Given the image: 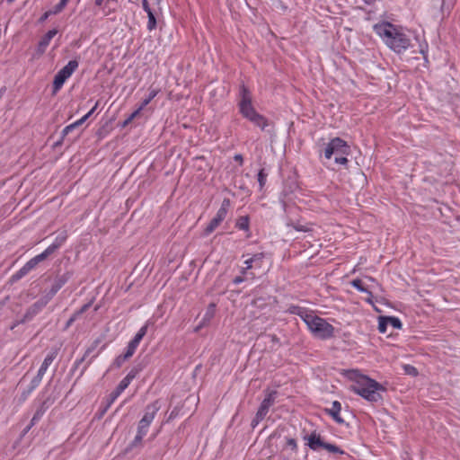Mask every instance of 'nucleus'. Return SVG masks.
I'll return each instance as SVG.
<instances>
[{"instance_id": "1", "label": "nucleus", "mask_w": 460, "mask_h": 460, "mask_svg": "<svg viewBox=\"0 0 460 460\" xmlns=\"http://www.w3.org/2000/svg\"><path fill=\"white\" fill-rule=\"evenodd\" d=\"M373 31L389 49L397 54L404 53L411 46V39L402 26L383 21L374 24Z\"/></svg>"}, {"instance_id": "2", "label": "nucleus", "mask_w": 460, "mask_h": 460, "mask_svg": "<svg viewBox=\"0 0 460 460\" xmlns=\"http://www.w3.org/2000/svg\"><path fill=\"white\" fill-rule=\"evenodd\" d=\"M346 376L352 382L350 390L360 395L368 402H376L381 400L383 386L374 379L361 374L357 369H350L346 372Z\"/></svg>"}, {"instance_id": "3", "label": "nucleus", "mask_w": 460, "mask_h": 460, "mask_svg": "<svg viewBox=\"0 0 460 460\" xmlns=\"http://www.w3.org/2000/svg\"><path fill=\"white\" fill-rule=\"evenodd\" d=\"M291 313L298 315L315 337L321 340H328L334 335V327L325 319L315 315L312 311L294 306L291 308Z\"/></svg>"}, {"instance_id": "4", "label": "nucleus", "mask_w": 460, "mask_h": 460, "mask_svg": "<svg viewBox=\"0 0 460 460\" xmlns=\"http://www.w3.org/2000/svg\"><path fill=\"white\" fill-rule=\"evenodd\" d=\"M240 97L239 110L241 114L255 126L262 130L265 129L268 126V120L255 111L252 103V94L243 84L240 88Z\"/></svg>"}, {"instance_id": "5", "label": "nucleus", "mask_w": 460, "mask_h": 460, "mask_svg": "<svg viewBox=\"0 0 460 460\" xmlns=\"http://www.w3.org/2000/svg\"><path fill=\"white\" fill-rule=\"evenodd\" d=\"M349 146L341 137H334L326 145L324 148V157L331 159L334 155V161L338 164H346L348 163L347 155L349 154Z\"/></svg>"}, {"instance_id": "6", "label": "nucleus", "mask_w": 460, "mask_h": 460, "mask_svg": "<svg viewBox=\"0 0 460 460\" xmlns=\"http://www.w3.org/2000/svg\"><path fill=\"white\" fill-rule=\"evenodd\" d=\"M304 439L306 441V446L313 451H318L323 448L330 453L343 455L344 451L334 444L325 443L321 435L317 432H312L305 436Z\"/></svg>"}, {"instance_id": "7", "label": "nucleus", "mask_w": 460, "mask_h": 460, "mask_svg": "<svg viewBox=\"0 0 460 460\" xmlns=\"http://www.w3.org/2000/svg\"><path fill=\"white\" fill-rule=\"evenodd\" d=\"M76 60H70L62 69H60L54 77L53 93H57L64 85L65 82L73 75L78 67Z\"/></svg>"}, {"instance_id": "8", "label": "nucleus", "mask_w": 460, "mask_h": 460, "mask_svg": "<svg viewBox=\"0 0 460 460\" xmlns=\"http://www.w3.org/2000/svg\"><path fill=\"white\" fill-rule=\"evenodd\" d=\"M230 206H231L230 199H224L216 216L211 219L209 224L205 228V230H204L205 235H208L211 233H213L220 226V224L226 219Z\"/></svg>"}, {"instance_id": "9", "label": "nucleus", "mask_w": 460, "mask_h": 460, "mask_svg": "<svg viewBox=\"0 0 460 460\" xmlns=\"http://www.w3.org/2000/svg\"><path fill=\"white\" fill-rule=\"evenodd\" d=\"M159 409L160 406L158 405V402H155L154 403L146 406L145 414L138 422L137 432L143 434L145 436L146 435L149 426L154 420Z\"/></svg>"}, {"instance_id": "10", "label": "nucleus", "mask_w": 460, "mask_h": 460, "mask_svg": "<svg viewBox=\"0 0 460 460\" xmlns=\"http://www.w3.org/2000/svg\"><path fill=\"white\" fill-rule=\"evenodd\" d=\"M149 322H146L137 332L135 337L128 342L126 349V357H132L138 347L141 340L147 332Z\"/></svg>"}, {"instance_id": "11", "label": "nucleus", "mask_w": 460, "mask_h": 460, "mask_svg": "<svg viewBox=\"0 0 460 460\" xmlns=\"http://www.w3.org/2000/svg\"><path fill=\"white\" fill-rule=\"evenodd\" d=\"M49 297L42 296L38 301L32 304L26 311L22 322L31 321L35 315L40 314L42 309L49 304Z\"/></svg>"}, {"instance_id": "12", "label": "nucleus", "mask_w": 460, "mask_h": 460, "mask_svg": "<svg viewBox=\"0 0 460 460\" xmlns=\"http://www.w3.org/2000/svg\"><path fill=\"white\" fill-rule=\"evenodd\" d=\"M136 376L137 371L135 370H131L128 373V375L119 382L116 389L110 394L111 402H113L121 394V393L128 388Z\"/></svg>"}, {"instance_id": "13", "label": "nucleus", "mask_w": 460, "mask_h": 460, "mask_svg": "<svg viewBox=\"0 0 460 460\" xmlns=\"http://www.w3.org/2000/svg\"><path fill=\"white\" fill-rule=\"evenodd\" d=\"M277 392L270 391L266 395L263 401L261 402L257 413L259 417H264L268 414L270 408L274 404L276 399Z\"/></svg>"}, {"instance_id": "14", "label": "nucleus", "mask_w": 460, "mask_h": 460, "mask_svg": "<svg viewBox=\"0 0 460 460\" xmlns=\"http://www.w3.org/2000/svg\"><path fill=\"white\" fill-rule=\"evenodd\" d=\"M265 253L258 252L246 259L243 262L246 270H259L262 267Z\"/></svg>"}, {"instance_id": "15", "label": "nucleus", "mask_w": 460, "mask_h": 460, "mask_svg": "<svg viewBox=\"0 0 460 460\" xmlns=\"http://www.w3.org/2000/svg\"><path fill=\"white\" fill-rule=\"evenodd\" d=\"M68 279H69V277L66 274L57 278L54 280L49 291L45 293L43 296L45 297H49V301H50L54 297V296L58 293V291L67 282Z\"/></svg>"}, {"instance_id": "16", "label": "nucleus", "mask_w": 460, "mask_h": 460, "mask_svg": "<svg viewBox=\"0 0 460 460\" xmlns=\"http://www.w3.org/2000/svg\"><path fill=\"white\" fill-rule=\"evenodd\" d=\"M341 404L338 401H334L332 403V406L328 409H325V411L339 424L344 422V420L341 416Z\"/></svg>"}, {"instance_id": "17", "label": "nucleus", "mask_w": 460, "mask_h": 460, "mask_svg": "<svg viewBox=\"0 0 460 460\" xmlns=\"http://www.w3.org/2000/svg\"><path fill=\"white\" fill-rule=\"evenodd\" d=\"M66 238H67L66 233L62 232L55 238L54 242L48 248H46L43 252L48 256H49L50 254H52L55 251H57L59 247H61L64 244Z\"/></svg>"}, {"instance_id": "18", "label": "nucleus", "mask_w": 460, "mask_h": 460, "mask_svg": "<svg viewBox=\"0 0 460 460\" xmlns=\"http://www.w3.org/2000/svg\"><path fill=\"white\" fill-rule=\"evenodd\" d=\"M58 356V349H53L51 350L50 352L48 353V355L46 356V358H44L40 369H39V373H40V376H44L45 373L47 372L49 367L52 364V362L54 361V359L57 358Z\"/></svg>"}, {"instance_id": "19", "label": "nucleus", "mask_w": 460, "mask_h": 460, "mask_svg": "<svg viewBox=\"0 0 460 460\" xmlns=\"http://www.w3.org/2000/svg\"><path fill=\"white\" fill-rule=\"evenodd\" d=\"M49 256L42 252L41 253L36 255L35 257L31 258L30 261H28L23 267L26 269L28 272L32 270L40 262L43 261L45 259H47Z\"/></svg>"}, {"instance_id": "20", "label": "nucleus", "mask_w": 460, "mask_h": 460, "mask_svg": "<svg viewBox=\"0 0 460 460\" xmlns=\"http://www.w3.org/2000/svg\"><path fill=\"white\" fill-rule=\"evenodd\" d=\"M351 286L353 288H355L357 290H358L359 292H362V293H367L369 297L367 299V301L370 304H372V300H371V296H372V290L367 287H365L363 285V282L361 279H353L351 282H350Z\"/></svg>"}, {"instance_id": "21", "label": "nucleus", "mask_w": 460, "mask_h": 460, "mask_svg": "<svg viewBox=\"0 0 460 460\" xmlns=\"http://www.w3.org/2000/svg\"><path fill=\"white\" fill-rule=\"evenodd\" d=\"M58 33V30L56 29H53V30H49L41 39L39 41V44H40L41 46L45 47V48H48V46L49 45L51 40L57 35Z\"/></svg>"}, {"instance_id": "22", "label": "nucleus", "mask_w": 460, "mask_h": 460, "mask_svg": "<svg viewBox=\"0 0 460 460\" xmlns=\"http://www.w3.org/2000/svg\"><path fill=\"white\" fill-rule=\"evenodd\" d=\"M287 226L293 227L296 231L298 232H310L312 230V225L310 224L302 225L300 223L288 222Z\"/></svg>"}, {"instance_id": "23", "label": "nucleus", "mask_w": 460, "mask_h": 460, "mask_svg": "<svg viewBox=\"0 0 460 460\" xmlns=\"http://www.w3.org/2000/svg\"><path fill=\"white\" fill-rule=\"evenodd\" d=\"M144 437H145V435L137 432L133 441L130 443V445L128 446L127 450H130V449H132L134 447H141L142 446V440H143Z\"/></svg>"}, {"instance_id": "24", "label": "nucleus", "mask_w": 460, "mask_h": 460, "mask_svg": "<svg viewBox=\"0 0 460 460\" xmlns=\"http://www.w3.org/2000/svg\"><path fill=\"white\" fill-rule=\"evenodd\" d=\"M146 14L148 17L147 30L153 31L156 27V19H155V13H153V11H150V12L146 13Z\"/></svg>"}, {"instance_id": "25", "label": "nucleus", "mask_w": 460, "mask_h": 460, "mask_svg": "<svg viewBox=\"0 0 460 460\" xmlns=\"http://www.w3.org/2000/svg\"><path fill=\"white\" fill-rule=\"evenodd\" d=\"M158 93V91L155 90V89H153L150 91L148 96L143 100V102H141V104L139 105L140 108H142V110L147 106L150 102L157 95Z\"/></svg>"}, {"instance_id": "26", "label": "nucleus", "mask_w": 460, "mask_h": 460, "mask_svg": "<svg viewBox=\"0 0 460 460\" xmlns=\"http://www.w3.org/2000/svg\"><path fill=\"white\" fill-rule=\"evenodd\" d=\"M249 276H246V277H243L242 275H239V276H236L234 279H233V283L235 284V285H239L246 280H253L255 279V274L254 273H249Z\"/></svg>"}, {"instance_id": "27", "label": "nucleus", "mask_w": 460, "mask_h": 460, "mask_svg": "<svg viewBox=\"0 0 460 460\" xmlns=\"http://www.w3.org/2000/svg\"><path fill=\"white\" fill-rule=\"evenodd\" d=\"M388 325L392 326L394 329H401L402 323L399 318L394 316H386Z\"/></svg>"}, {"instance_id": "28", "label": "nucleus", "mask_w": 460, "mask_h": 460, "mask_svg": "<svg viewBox=\"0 0 460 460\" xmlns=\"http://www.w3.org/2000/svg\"><path fill=\"white\" fill-rule=\"evenodd\" d=\"M83 123L78 119L76 121H75L74 123L66 126L63 130H62V138H64L69 132H71L74 128H75L76 127H79L80 125H82Z\"/></svg>"}, {"instance_id": "29", "label": "nucleus", "mask_w": 460, "mask_h": 460, "mask_svg": "<svg viewBox=\"0 0 460 460\" xmlns=\"http://www.w3.org/2000/svg\"><path fill=\"white\" fill-rule=\"evenodd\" d=\"M83 123L78 119L76 121H75L74 123L66 126L63 130H62V138H64L69 132H71L74 128H75L76 127H79L80 125H82Z\"/></svg>"}, {"instance_id": "30", "label": "nucleus", "mask_w": 460, "mask_h": 460, "mask_svg": "<svg viewBox=\"0 0 460 460\" xmlns=\"http://www.w3.org/2000/svg\"><path fill=\"white\" fill-rule=\"evenodd\" d=\"M236 227L241 230H248L249 228V219L247 217H242L236 222Z\"/></svg>"}, {"instance_id": "31", "label": "nucleus", "mask_w": 460, "mask_h": 460, "mask_svg": "<svg viewBox=\"0 0 460 460\" xmlns=\"http://www.w3.org/2000/svg\"><path fill=\"white\" fill-rule=\"evenodd\" d=\"M388 326V322L386 316L379 317L378 321V331L381 333H385Z\"/></svg>"}, {"instance_id": "32", "label": "nucleus", "mask_w": 460, "mask_h": 460, "mask_svg": "<svg viewBox=\"0 0 460 460\" xmlns=\"http://www.w3.org/2000/svg\"><path fill=\"white\" fill-rule=\"evenodd\" d=\"M268 174L265 172L264 169H261L258 172V181L260 185V189L261 190L267 181Z\"/></svg>"}, {"instance_id": "33", "label": "nucleus", "mask_w": 460, "mask_h": 460, "mask_svg": "<svg viewBox=\"0 0 460 460\" xmlns=\"http://www.w3.org/2000/svg\"><path fill=\"white\" fill-rule=\"evenodd\" d=\"M68 1L69 0H60L59 3L51 9V13L56 14L59 13L66 7Z\"/></svg>"}, {"instance_id": "34", "label": "nucleus", "mask_w": 460, "mask_h": 460, "mask_svg": "<svg viewBox=\"0 0 460 460\" xmlns=\"http://www.w3.org/2000/svg\"><path fill=\"white\" fill-rule=\"evenodd\" d=\"M367 279L371 282L370 285H367V288L372 290V293L381 290L380 285L372 277H367Z\"/></svg>"}, {"instance_id": "35", "label": "nucleus", "mask_w": 460, "mask_h": 460, "mask_svg": "<svg viewBox=\"0 0 460 460\" xmlns=\"http://www.w3.org/2000/svg\"><path fill=\"white\" fill-rule=\"evenodd\" d=\"M43 376H40V373L38 372L37 376L31 382L30 391L34 390L40 385Z\"/></svg>"}, {"instance_id": "36", "label": "nucleus", "mask_w": 460, "mask_h": 460, "mask_svg": "<svg viewBox=\"0 0 460 460\" xmlns=\"http://www.w3.org/2000/svg\"><path fill=\"white\" fill-rule=\"evenodd\" d=\"M46 49H47V48L41 46L40 44H38V46L36 48V50H35V52L32 55V58H39L40 57H41L45 53Z\"/></svg>"}, {"instance_id": "37", "label": "nucleus", "mask_w": 460, "mask_h": 460, "mask_svg": "<svg viewBox=\"0 0 460 460\" xmlns=\"http://www.w3.org/2000/svg\"><path fill=\"white\" fill-rule=\"evenodd\" d=\"M130 357H126V352L123 354V355H119L118 356L115 360H114V365L117 367H121V365L127 360Z\"/></svg>"}, {"instance_id": "38", "label": "nucleus", "mask_w": 460, "mask_h": 460, "mask_svg": "<svg viewBox=\"0 0 460 460\" xmlns=\"http://www.w3.org/2000/svg\"><path fill=\"white\" fill-rule=\"evenodd\" d=\"M29 272L26 270V269L22 266L13 276V278L15 279H20L23 278L25 275H27Z\"/></svg>"}, {"instance_id": "39", "label": "nucleus", "mask_w": 460, "mask_h": 460, "mask_svg": "<svg viewBox=\"0 0 460 460\" xmlns=\"http://www.w3.org/2000/svg\"><path fill=\"white\" fill-rule=\"evenodd\" d=\"M287 446L289 447L294 451L297 449L296 441L294 438H288Z\"/></svg>"}, {"instance_id": "40", "label": "nucleus", "mask_w": 460, "mask_h": 460, "mask_svg": "<svg viewBox=\"0 0 460 460\" xmlns=\"http://www.w3.org/2000/svg\"><path fill=\"white\" fill-rule=\"evenodd\" d=\"M263 419L264 417H259V414L256 413L255 417L252 420V427L255 428Z\"/></svg>"}, {"instance_id": "41", "label": "nucleus", "mask_w": 460, "mask_h": 460, "mask_svg": "<svg viewBox=\"0 0 460 460\" xmlns=\"http://www.w3.org/2000/svg\"><path fill=\"white\" fill-rule=\"evenodd\" d=\"M404 368H405L406 373L409 375L415 376L417 374V369L412 366L407 365V366H405Z\"/></svg>"}, {"instance_id": "42", "label": "nucleus", "mask_w": 460, "mask_h": 460, "mask_svg": "<svg viewBox=\"0 0 460 460\" xmlns=\"http://www.w3.org/2000/svg\"><path fill=\"white\" fill-rule=\"evenodd\" d=\"M41 416H42V413L40 411H37L31 420V425H34L37 421H39L40 419L41 418Z\"/></svg>"}, {"instance_id": "43", "label": "nucleus", "mask_w": 460, "mask_h": 460, "mask_svg": "<svg viewBox=\"0 0 460 460\" xmlns=\"http://www.w3.org/2000/svg\"><path fill=\"white\" fill-rule=\"evenodd\" d=\"M141 4H142V7H143V9L145 10L146 13H148V12L152 11V9L149 6V3H148L147 0H142L141 1Z\"/></svg>"}, {"instance_id": "44", "label": "nucleus", "mask_w": 460, "mask_h": 460, "mask_svg": "<svg viewBox=\"0 0 460 460\" xmlns=\"http://www.w3.org/2000/svg\"><path fill=\"white\" fill-rule=\"evenodd\" d=\"M142 108L138 107L134 112H132L130 115H129V120H133L134 119H136L139 113L141 112Z\"/></svg>"}, {"instance_id": "45", "label": "nucleus", "mask_w": 460, "mask_h": 460, "mask_svg": "<svg viewBox=\"0 0 460 460\" xmlns=\"http://www.w3.org/2000/svg\"><path fill=\"white\" fill-rule=\"evenodd\" d=\"M250 270H246V269H245V265H244L243 267H242V268L240 269V273H241V275H242V276H243V277H246V276L250 277V276H249V273H252V271H250Z\"/></svg>"}, {"instance_id": "46", "label": "nucleus", "mask_w": 460, "mask_h": 460, "mask_svg": "<svg viewBox=\"0 0 460 460\" xmlns=\"http://www.w3.org/2000/svg\"><path fill=\"white\" fill-rule=\"evenodd\" d=\"M234 159L236 162H238L240 164H243V156H242L241 155H239V154L235 155L234 156Z\"/></svg>"}, {"instance_id": "47", "label": "nucleus", "mask_w": 460, "mask_h": 460, "mask_svg": "<svg viewBox=\"0 0 460 460\" xmlns=\"http://www.w3.org/2000/svg\"><path fill=\"white\" fill-rule=\"evenodd\" d=\"M54 14H55V13H51V10H49V11L46 12V13L43 14V16L41 17V21H44V20H46L49 16H50V15H54Z\"/></svg>"}, {"instance_id": "48", "label": "nucleus", "mask_w": 460, "mask_h": 460, "mask_svg": "<svg viewBox=\"0 0 460 460\" xmlns=\"http://www.w3.org/2000/svg\"><path fill=\"white\" fill-rule=\"evenodd\" d=\"M97 107H98V102L95 103V105L87 112V114H89V116H91L95 111Z\"/></svg>"}, {"instance_id": "49", "label": "nucleus", "mask_w": 460, "mask_h": 460, "mask_svg": "<svg viewBox=\"0 0 460 460\" xmlns=\"http://www.w3.org/2000/svg\"><path fill=\"white\" fill-rule=\"evenodd\" d=\"M89 306H90V305H89V304L84 305L81 308V310L77 313V314H82V313L85 312V311L88 309V307H89Z\"/></svg>"}, {"instance_id": "50", "label": "nucleus", "mask_w": 460, "mask_h": 460, "mask_svg": "<svg viewBox=\"0 0 460 460\" xmlns=\"http://www.w3.org/2000/svg\"><path fill=\"white\" fill-rule=\"evenodd\" d=\"M89 117H90V116H89V114H87V113H86V114H85V115H84V116H83L79 120H80L82 123H84V121H86V119H87Z\"/></svg>"}, {"instance_id": "51", "label": "nucleus", "mask_w": 460, "mask_h": 460, "mask_svg": "<svg viewBox=\"0 0 460 460\" xmlns=\"http://www.w3.org/2000/svg\"><path fill=\"white\" fill-rule=\"evenodd\" d=\"M427 49V45L425 46V48H423L422 46H420V52L422 54V55H425V52H426V49Z\"/></svg>"}, {"instance_id": "52", "label": "nucleus", "mask_w": 460, "mask_h": 460, "mask_svg": "<svg viewBox=\"0 0 460 460\" xmlns=\"http://www.w3.org/2000/svg\"><path fill=\"white\" fill-rule=\"evenodd\" d=\"M102 3H103V0H95V4L97 6H101L102 4Z\"/></svg>"}, {"instance_id": "53", "label": "nucleus", "mask_w": 460, "mask_h": 460, "mask_svg": "<svg viewBox=\"0 0 460 460\" xmlns=\"http://www.w3.org/2000/svg\"><path fill=\"white\" fill-rule=\"evenodd\" d=\"M132 120H129V118H128L124 122H123V127H126L127 125H128Z\"/></svg>"}, {"instance_id": "54", "label": "nucleus", "mask_w": 460, "mask_h": 460, "mask_svg": "<svg viewBox=\"0 0 460 460\" xmlns=\"http://www.w3.org/2000/svg\"><path fill=\"white\" fill-rule=\"evenodd\" d=\"M75 315L69 319L66 325L69 326L75 321Z\"/></svg>"}, {"instance_id": "55", "label": "nucleus", "mask_w": 460, "mask_h": 460, "mask_svg": "<svg viewBox=\"0 0 460 460\" xmlns=\"http://www.w3.org/2000/svg\"><path fill=\"white\" fill-rule=\"evenodd\" d=\"M33 425L31 423L26 428L25 432H28Z\"/></svg>"}, {"instance_id": "56", "label": "nucleus", "mask_w": 460, "mask_h": 460, "mask_svg": "<svg viewBox=\"0 0 460 460\" xmlns=\"http://www.w3.org/2000/svg\"><path fill=\"white\" fill-rule=\"evenodd\" d=\"M63 139H64V138H62V137H61V140H60V141H58V142L56 143V146L60 145V144H61V141H62Z\"/></svg>"}]
</instances>
